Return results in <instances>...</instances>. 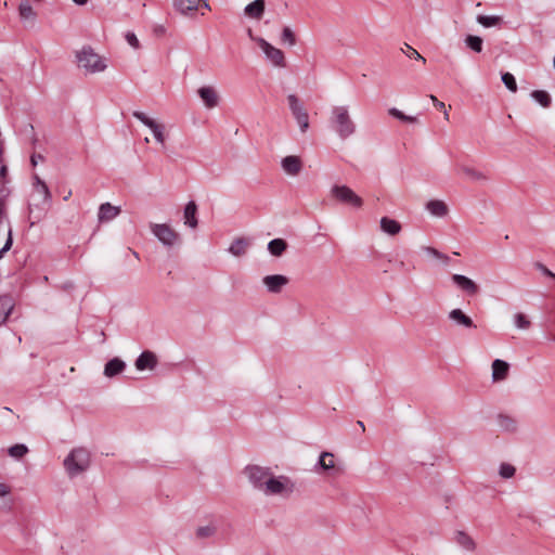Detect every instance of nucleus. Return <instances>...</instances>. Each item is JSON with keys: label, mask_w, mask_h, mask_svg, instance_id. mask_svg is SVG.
Returning <instances> with one entry per match:
<instances>
[{"label": "nucleus", "mask_w": 555, "mask_h": 555, "mask_svg": "<svg viewBox=\"0 0 555 555\" xmlns=\"http://www.w3.org/2000/svg\"><path fill=\"white\" fill-rule=\"evenodd\" d=\"M333 459H334L333 453L327 452V451L322 452L319 456V461L317 462V464L314 466V470L319 473L321 470L334 469L335 464H334Z\"/></svg>", "instance_id": "obj_23"}, {"label": "nucleus", "mask_w": 555, "mask_h": 555, "mask_svg": "<svg viewBox=\"0 0 555 555\" xmlns=\"http://www.w3.org/2000/svg\"><path fill=\"white\" fill-rule=\"evenodd\" d=\"M388 114L403 122H410V124H414L417 121V118L414 117V116H408L405 115L403 112H401L400 109L396 108V107H392V108H389L388 111Z\"/></svg>", "instance_id": "obj_36"}, {"label": "nucleus", "mask_w": 555, "mask_h": 555, "mask_svg": "<svg viewBox=\"0 0 555 555\" xmlns=\"http://www.w3.org/2000/svg\"><path fill=\"white\" fill-rule=\"evenodd\" d=\"M77 5H85L88 3V0H72Z\"/></svg>", "instance_id": "obj_54"}, {"label": "nucleus", "mask_w": 555, "mask_h": 555, "mask_svg": "<svg viewBox=\"0 0 555 555\" xmlns=\"http://www.w3.org/2000/svg\"><path fill=\"white\" fill-rule=\"evenodd\" d=\"M531 96L543 107H550L552 104V98L548 92L544 90H534L531 92Z\"/></svg>", "instance_id": "obj_34"}, {"label": "nucleus", "mask_w": 555, "mask_h": 555, "mask_svg": "<svg viewBox=\"0 0 555 555\" xmlns=\"http://www.w3.org/2000/svg\"><path fill=\"white\" fill-rule=\"evenodd\" d=\"M397 266H398V268H399V269H401V270H403V269L405 268V263H404V261H402V260L398 261V262H397Z\"/></svg>", "instance_id": "obj_57"}, {"label": "nucleus", "mask_w": 555, "mask_h": 555, "mask_svg": "<svg viewBox=\"0 0 555 555\" xmlns=\"http://www.w3.org/2000/svg\"><path fill=\"white\" fill-rule=\"evenodd\" d=\"M288 244L283 238H273L268 243V250L274 257H281L287 249Z\"/></svg>", "instance_id": "obj_26"}, {"label": "nucleus", "mask_w": 555, "mask_h": 555, "mask_svg": "<svg viewBox=\"0 0 555 555\" xmlns=\"http://www.w3.org/2000/svg\"><path fill=\"white\" fill-rule=\"evenodd\" d=\"M132 116L152 130L154 138L158 143L163 145L165 144V127L163 125L156 122L154 119L150 118L146 114L140 111H134Z\"/></svg>", "instance_id": "obj_10"}, {"label": "nucleus", "mask_w": 555, "mask_h": 555, "mask_svg": "<svg viewBox=\"0 0 555 555\" xmlns=\"http://www.w3.org/2000/svg\"><path fill=\"white\" fill-rule=\"evenodd\" d=\"M266 494H282L284 491L293 492V485L288 477L280 476L274 477L272 474L266 482L263 488Z\"/></svg>", "instance_id": "obj_9"}, {"label": "nucleus", "mask_w": 555, "mask_h": 555, "mask_svg": "<svg viewBox=\"0 0 555 555\" xmlns=\"http://www.w3.org/2000/svg\"><path fill=\"white\" fill-rule=\"evenodd\" d=\"M287 101L292 115L296 119L300 131L305 133L309 129V115L307 109L296 94H289Z\"/></svg>", "instance_id": "obj_6"}, {"label": "nucleus", "mask_w": 555, "mask_h": 555, "mask_svg": "<svg viewBox=\"0 0 555 555\" xmlns=\"http://www.w3.org/2000/svg\"><path fill=\"white\" fill-rule=\"evenodd\" d=\"M401 51L409 57L416 61H421L423 64L426 63V59L422 56L414 48L404 43V48H401Z\"/></svg>", "instance_id": "obj_40"}, {"label": "nucleus", "mask_w": 555, "mask_h": 555, "mask_svg": "<svg viewBox=\"0 0 555 555\" xmlns=\"http://www.w3.org/2000/svg\"><path fill=\"white\" fill-rule=\"evenodd\" d=\"M460 170L466 175L467 177H469L470 179L473 180H486L487 177L480 172V171H477L476 169L472 168V167H468V166H460L459 167Z\"/></svg>", "instance_id": "obj_39"}, {"label": "nucleus", "mask_w": 555, "mask_h": 555, "mask_svg": "<svg viewBox=\"0 0 555 555\" xmlns=\"http://www.w3.org/2000/svg\"><path fill=\"white\" fill-rule=\"evenodd\" d=\"M153 34L155 37L160 38L166 35V27L164 25H159V24L155 25L153 27Z\"/></svg>", "instance_id": "obj_48"}, {"label": "nucleus", "mask_w": 555, "mask_h": 555, "mask_svg": "<svg viewBox=\"0 0 555 555\" xmlns=\"http://www.w3.org/2000/svg\"><path fill=\"white\" fill-rule=\"evenodd\" d=\"M357 424H358L359 427H361L362 431L365 430V426H364V423L362 421H358Z\"/></svg>", "instance_id": "obj_58"}, {"label": "nucleus", "mask_w": 555, "mask_h": 555, "mask_svg": "<svg viewBox=\"0 0 555 555\" xmlns=\"http://www.w3.org/2000/svg\"><path fill=\"white\" fill-rule=\"evenodd\" d=\"M64 466L68 475L75 477L90 466V453L83 448H76L65 457Z\"/></svg>", "instance_id": "obj_2"}, {"label": "nucleus", "mask_w": 555, "mask_h": 555, "mask_svg": "<svg viewBox=\"0 0 555 555\" xmlns=\"http://www.w3.org/2000/svg\"><path fill=\"white\" fill-rule=\"evenodd\" d=\"M380 229L383 232L393 236L401 231V224L395 219L383 217L380 219Z\"/></svg>", "instance_id": "obj_27"}, {"label": "nucleus", "mask_w": 555, "mask_h": 555, "mask_svg": "<svg viewBox=\"0 0 555 555\" xmlns=\"http://www.w3.org/2000/svg\"><path fill=\"white\" fill-rule=\"evenodd\" d=\"M451 280L467 296L474 297L479 293V286L466 275L453 274Z\"/></svg>", "instance_id": "obj_11"}, {"label": "nucleus", "mask_w": 555, "mask_h": 555, "mask_svg": "<svg viewBox=\"0 0 555 555\" xmlns=\"http://www.w3.org/2000/svg\"><path fill=\"white\" fill-rule=\"evenodd\" d=\"M266 10L264 0H254L244 8V13L250 18L261 20Z\"/></svg>", "instance_id": "obj_18"}, {"label": "nucleus", "mask_w": 555, "mask_h": 555, "mask_svg": "<svg viewBox=\"0 0 555 555\" xmlns=\"http://www.w3.org/2000/svg\"><path fill=\"white\" fill-rule=\"evenodd\" d=\"M137 370H153L157 365V358L154 352L145 350L135 360L134 363Z\"/></svg>", "instance_id": "obj_15"}, {"label": "nucleus", "mask_w": 555, "mask_h": 555, "mask_svg": "<svg viewBox=\"0 0 555 555\" xmlns=\"http://www.w3.org/2000/svg\"><path fill=\"white\" fill-rule=\"evenodd\" d=\"M501 78H502V82L509 91H512V92L517 91V83H516V79L513 74H511L508 72L503 73Z\"/></svg>", "instance_id": "obj_41"}, {"label": "nucleus", "mask_w": 555, "mask_h": 555, "mask_svg": "<svg viewBox=\"0 0 555 555\" xmlns=\"http://www.w3.org/2000/svg\"><path fill=\"white\" fill-rule=\"evenodd\" d=\"M509 364L501 359L492 362V378L494 382L503 380L507 377Z\"/></svg>", "instance_id": "obj_21"}, {"label": "nucleus", "mask_w": 555, "mask_h": 555, "mask_svg": "<svg viewBox=\"0 0 555 555\" xmlns=\"http://www.w3.org/2000/svg\"><path fill=\"white\" fill-rule=\"evenodd\" d=\"M332 196L339 203L354 208H361L363 199L347 185H334Z\"/></svg>", "instance_id": "obj_5"}, {"label": "nucleus", "mask_w": 555, "mask_h": 555, "mask_svg": "<svg viewBox=\"0 0 555 555\" xmlns=\"http://www.w3.org/2000/svg\"><path fill=\"white\" fill-rule=\"evenodd\" d=\"M262 282L269 293L279 294L282 292L283 287L288 284L289 280L282 274H272L264 276Z\"/></svg>", "instance_id": "obj_12"}, {"label": "nucleus", "mask_w": 555, "mask_h": 555, "mask_svg": "<svg viewBox=\"0 0 555 555\" xmlns=\"http://www.w3.org/2000/svg\"><path fill=\"white\" fill-rule=\"evenodd\" d=\"M126 369V363L119 358H113L106 362L104 366V375L106 377H114L120 374Z\"/></svg>", "instance_id": "obj_22"}, {"label": "nucleus", "mask_w": 555, "mask_h": 555, "mask_svg": "<svg viewBox=\"0 0 555 555\" xmlns=\"http://www.w3.org/2000/svg\"><path fill=\"white\" fill-rule=\"evenodd\" d=\"M127 42L133 48V49H140L141 44L139 39L137 38L135 34L132 31H127L125 36Z\"/></svg>", "instance_id": "obj_46"}, {"label": "nucleus", "mask_w": 555, "mask_h": 555, "mask_svg": "<svg viewBox=\"0 0 555 555\" xmlns=\"http://www.w3.org/2000/svg\"><path fill=\"white\" fill-rule=\"evenodd\" d=\"M11 488L5 483H0V496L10 494Z\"/></svg>", "instance_id": "obj_50"}, {"label": "nucleus", "mask_w": 555, "mask_h": 555, "mask_svg": "<svg viewBox=\"0 0 555 555\" xmlns=\"http://www.w3.org/2000/svg\"><path fill=\"white\" fill-rule=\"evenodd\" d=\"M120 214V207L113 206L111 203L101 204L99 207V222H108Z\"/></svg>", "instance_id": "obj_17"}, {"label": "nucleus", "mask_w": 555, "mask_h": 555, "mask_svg": "<svg viewBox=\"0 0 555 555\" xmlns=\"http://www.w3.org/2000/svg\"><path fill=\"white\" fill-rule=\"evenodd\" d=\"M422 249L428 254L429 256L436 258V259H439L441 260L443 263H448L450 258L449 256H447L446 254L439 251L438 249L431 247V246H423Z\"/></svg>", "instance_id": "obj_38"}, {"label": "nucleus", "mask_w": 555, "mask_h": 555, "mask_svg": "<svg viewBox=\"0 0 555 555\" xmlns=\"http://www.w3.org/2000/svg\"><path fill=\"white\" fill-rule=\"evenodd\" d=\"M430 100L433 101L435 107H437L438 109H444L446 108V104L441 101H439L435 95H429Z\"/></svg>", "instance_id": "obj_49"}, {"label": "nucleus", "mask_w": 555, "mask_h": 555, "mask_svg": "<svg viewBox=\"0 0 555 555\" xmlns=\"http://www.w3.org/2000/svg\"><path fill=\"white\" fill-rule=\"evenodd\" d=\"M197 93L207 108H214L218 105L219 96L212 87H202L198 89Z\"/></svg>", "instance_id": "obj_16"}, {"label": "nucleus", "mask_w": 555, "mask_h": 555, "mask_svg": "<svg viewBox=\"0 0 555 555\" xmlns=\"http://www.w3.org/2000/svg\"><path fill=\"white\" fill-rule=\"evenodd\" d=\"M18 14L22 20H35L37 15L28 0H21Z\"/></svg>", "instance_id": "obj_30"}, {"label": "nucleus", "mask_w": 555, "mask_h": 555, "mask_svg": "<svg viewBox=\"0 0 555 555\" xmlns=\"http://www.w3.org/2000/svg\"><path fill=\"white\" fill-rule=\"evenodd\" d=\"M331 125L340 139H347L356 131V125L352 121L346 106H335L332 109Z\"/></svg>", "instance_id": "obj_1"}, {"label": "nucleus", "mask_w": 555, "mask_h": 555, "mask_svg": "<svg viewBox=\"0 0 555 555\" xmlns=\"http://www.w3.org/2000/svg\"><path fill=\"white\" fill-rule=\"evenodd\" d=\"M217 527L214 525L202 526L196 529V537L198 539H206L215 535Z\"/></svg>", "instance_id": "obj_37"}, {"label": "nucleus", "mask_w": 555, "mask_h": 555, "mask_svg": "<svg viewBox=\"0 0 555 555\" xmlns=\"http://www.w3.org/2000/svg\"><path fill=\"white\" fill-rule=\"evenodd\" d=\"M537 267L545 274V275H548V276H552L555 279V274H553L544 264L542 263H537Z\"/></svg>", "instance_id": "obj_52"}, {"label": "nucleus", "mask_w": 555, "mask_h": 555, "mask_svg": "<svg viewBox=\"0 0 555 555\" xmlns=\"http://www.w3.org/2000/svg\"><path fill=\"white\" fill-rule=\"evenodd\" d=\"M78 65L89 73L103 72L106 64L103 59L94 52L90 46H85L79 52L76 53Z\"/></svg>", "instance_id": "obj_3"}, {"label": "nucleus", "mask_w": 555, "mask_h": 555, "mask_svg": "<svg viewBox=\"0 0 555 555\" xmlns=\"http://www.w3.org/2000/svg\"><path fill=\"white\" fill-rule=\"evenodd\" d=\"M7 168L5 167H2L1 168V173L3 175L5 172Z\"/></svg>", "instance_id": "obj_62"}, {"label": "nucleus", "mask_w": 555, "mask_h": 555, "mask_svg": "<svg viewBox=\"0 0 555 555\" xmlns=\"http://www.w3.org/2000/svg\"><path fill=\"white\" fill-rule=\"evenodd\" d=\"M70 195H72V191H69L68 193H65L64 201H67Z\"/></svg>", "instance_id": "obj_60"}, {"label": "nucleus", "mask_w": 555, "mask_h": 555, "mask_svg": "<svg viewBox=\"0 0 555 555\" xmlns=\"http://www.w3.org/2000/svg\"><path fill=\"white\" fill-rule=\"evenodd\" d=\"M244 474L256 489H263L272 473L269 467L247 465L244 468Z\"/></svg>", "instance_id": "obj_7"}, {"label": "nucleus", "mask_w": 555, "mask_h": 555, "mask_svg": "<svg viewBox=\"0 0 555 555\" xmlns=\"http://www.w3.org/2000/svg\"><path fill=\"white\" fill-rule=\"evenodd\" d=\"M202 0H173L172 5L177 12L184 16H191L199 9Z\"/></svg>", "instance_id": "obj_13"}, {"label": "nucleus", "mask_w": 555, "mask_h": 555, "mask_svg": "<svg viewBox=\"0 0 555 555\" xmlns=\"http://www.w3.org/2000/svg\"><path fill=\"white\" fill-rule=\"evenodd\" d=\"M514 320H515V325L518 328L527 330L530 326V321L522 313H516L515 317H514Z\"/></svg>", "instance_id": "obj_45"}, {"label": "nucleus", "mask_w": 555, "mask_h": 555, "mask_svg": "<svg viewBox=\"0 0 555 555\" xmlns=\"http://www.w3.org/2000/svg\"><path fill=\"white\" fill-rule=\"evenodd\" d=\"M70 195H72V191H69L68 193H65L64 201H67Z\"/></svg>", "instance_id": "obj_59"}, {"label": "nucleus", "mask_w": 555, "mask_h": 555, "mask_svg": "<svg viewBox=\"0 0 555 555\" xmlns=\"http://www.w3.org/2000/svg\"><path fill=\"white\" fill-rule=\"evenodd\" d=\"M257 43L266 54L267 59L278 67H285L286 61L284 52L281 49L273 47L263 38H257Z\"/></svg>", "instance_id": "obj_8"}, {"label": "nucleus", "mask_w": 555, "mask_h": 555, "mask_svg": "<svg viewBox=\"0 0 555 555\" xmlns=\"http://www.w3.org/2000/svg\"><path fill=\"white\" fill-rule=\"evenodd\" d=\"M8 453L12 457L22 459L28 453V448L26 444L16 443L9 448Z\"/></svg>", "instance_id": "obj_35"}, {"label": "nucleus", "mask_w": 555, "mask_h": 555, "mask_svg": "<svg viewBox=\"0 0 555 555\" xmlns=\"http://www.w3.org/2000/svg\"><path fill=\"white\" fill-rule=\"evenodd\" d=\"M12 244H13V238H12V231L9 230V235H8V238L5 241V244L4 246L0 249V259L4 256V254L7 251H9L12 247Z\"/></svg>", "instance_id": "obj_47"}, {"label": "nucleus", "mask_w": 555, "mask_h": 555, "mask_svg": "<svg viewBox=\"0 0 555 555\" xmlns=\"http://www.w3.org/2000/svg\"><path fill=\"white\" fill-rule=\"evenodd\" d=\"M35 190L39 195H41L43 204H49L51 202V193L46 182H40V186L36 185Z\"/></svg>", "instance_id": "obj_42"}, {"label": "nucleus", "mask_w": 555, "mask_h": 555, "mask_svg": "<svg viewBox=\"0 0 555 555\" xmlns=\"http://www.w3.org/2000/svg\"><path fill=\"white\" fill-rule=\"evenodd\" d=\"M498 423H499L500 427L505 431L513 433L517 428L516 421L513 417L505 415V414L498 415Z\"/></svg>", "instance_id": "obj_32"}, {"label": "nucleus", "mask_w": 555, "mask_h": 555, "mask_svg": "<svg viewBox=\"0 0 555 555\" xmlns=\"http://www.w3.org/2000/svg\"><path fill=\"white\" fill-rule=\"evenodd\" d=\"M196 215H197V205L194 201H190L184 207V212H183L184 223L192 229L197 228L198 220H197Z\"/></svg>", "instance_id": "obj_20"}, {"label": "nucleus", "mask_w": 555, "mask_h": 555, "mask_svg": "<svg viewBox=\"0 0 555 555\" xmlns=\"http://www.w3.org/2000/svg\"><path fill=\"white\" fill-rule=\"evenodd\" d=\"M150 229L158 241L166 247H172L180 243V235L166 223H151Z\"/></svg>", "instance_id": "obj_4"}, {"label": "nucleus", "mask_w": 555, "mask_h": 555, "mask_svg": "<svg viewBox=\"0 0 555 555\" xmlns=\"http://www.w3.org/2000/svg\"><path fill=\"white\" fill-rule=\"evenodd\" d=\"M14 308L13 298L9 295L0 296V324L4 323Z\"/></svg>", "instance_id": "obj_24"}, {"label": "nucleus", "mask_w": 555, "mask_h": 555, "mask_svg": "<svg viewBox=\"0 0 555 555\" xmlns=\"http://www.w3.org/2000/svg\"><path fill=\"white\" fill-rule=\"evenodd\" d=\"M34 180H35L34 186H36V185L40 186V182H43L38 176H35Z\"/></svg>", "instance_id": "obj_55"}, {"label": "nucleus", "mask_w": 555, "mask_h": 555, "mask_svg": "<svg viewBox=\"0 0 555 555\" xmlns=\"http://www.w3.org/2000/svg\"><path fill=\"white\" fill-rule=\"evenodd\" d=\"M477 22L483 27L499 26L503 23V18L499 15H478Z\"/></svg>", "instance_id": "obj_31"}, {"label": "nucleus", "mask_w": 555, "mask_h": 555, "mask_svg": "<svg viewBox=\"0 0 555 555\" xmlns=\"http://www.w3.org/2000/svg\"><path fill=\"white\" fill-rule=\"evenodd\" d=\"M281 166L289 176H297L302 169V162L298 156L289 155L282 159Z\"/></svg>", "instance_id": "obj_14"}, {"label": "nucleus", "mask_w": 555, "mask_h": 555, "mask_svg": "<svg viewBox=\"0 0 555 555\" xmlns=\"http://www.w3.org/2000/svg\"><path fill=\"white\" fill-rule=\"evenodd\" d=\"M444 119H446V120H449V114H448V112H447V111H444Z\"/></svg>", "instance_id": "obj_61"}, {"label": "nucleus", "mask_w": 555, "mask_h": 555, "mask_svg": "<svg viewBox=\"0 0 555 555\" xmlns=\"http://www.w3.org/2000/svg\"><path fill=\"white\" fill-rule=\"evenodd\" d=\"M449 319L454 321L457 325L466 328H475L476 324L470 317L465 314L461 309L456 308L449 312Z\"/></svg>", "instance_id": "obj_19"}, {"label": "nucleus", "mask_w": 555, "mask_h": 555, "mask_svg": "<svg viewBox=\"0 0 555 555\" xmlns=\"http://www.w3.org/2000/svg\"><path fill=\"white\" fill-rule=\"evenodd\" d=\"M454 540L459 545H461L466 551H474L476 548V543L470 535H468L465 531L459 530L455 532Z\"/></svg>", "instance_id": "obj_29"}, {"label": "nucleus", "mask_w": 555, "mask_h": 555, "mask_svg": "<svg viewBox=\"0 0 555 555\" xmlns=\"http://www.w3.org/2000/svg\"><path fill=\"white\" fill-rule=\"evenodd\" d=\"M43 159V156L41 154H36L34 153L31 156H30V162H31V165L35 167L37 166L38 164V160H42Z\"/></svg>", "instance_id": "obj_51"}, {"label": "nucleus", "mask_w": 555, "mask_h": 555, "mask_svg": "<svg viewBox=\"0 0 555 555\" xmlns=\"http://www.w3.org/2000/svg\"><path fill=\"white\" fill-rule=\"evenodd\" d=\"M515 473H516V468L512 464L502 463L500 465L499 474L502 478L509 479L515 475Z\"/></svg>", "instance_id": "obj_44"}, {"label": "nucleus", "mask_w": 555, "mask_h": 555, "mask_svg": "<svg viewBox=\"0 0 555 555\" xmlns=\"http://www.w3.org/2000/svg\"><path fill=\"white\" fill-rule=\"evenodd\" d=\"M249 242L244 237L235 238L229 247V253L235 257H241L246 254Z\"/></svg>", "instance_id": "obj_28"}, {"label": "nucleus", "mask_w": 555, "mask_h": 555, "mask_svg": "<svg viewBox=\"0 0 555 555\" xmlns=\"http://www.w3.org/2000/svg\"><path fill=\"white\" fill-rule=\"evenodd\" d=\"M247 34H248V36H249V38H250L251 40H254V41H256V42H257V38H258V37H254V35H253V30H251L250 28L247 30Z\"/></svg>", "instance_id": "obj_56"}, {"label": "nucleus", "mask_w": 555, "mask_h": 555, "mask_svg": "<svg viewBox=\"0 0 555 555\" xmlns=\"http://www.w3.org/2000/svg\"><path fill=\"white\" fill-rule=\"evenodd\" d=\"M281 41L289 46L296 44V36L289 27H284L281 34Z\"/></svg>", "instance_id": "obj_43"}, {"label": "nucleus", "mask_w": 555, "mask_h": 555, "mask_svg": "<svg viewBox=\"0 0 555 555\" xmlns=\"http://www.w3.org/2000/svg\"><path fill=\"white\" fill-rule=\"evenodd\" d=\"M427 210L436 217H444L448 214V206L439 199H431L426 204Z\"/></svg>", "instance_id": "obj_25"}, {"label": "nucleus", "mask_w": 555, "mask_h": 555, "mask_svg": "<svg viewBox=\"0 0 555 555\" xmlns=\"http://www.w3.org/2000/svg\"><path fill=\"white\" fill-rule=\"evenodd\" d=\"M465 44L472 51L480 53L482 51L483 40L479 36L467 35L465 38Z\"/></svg>", "instance_id": "obj_33"}, {"label": "nucleus", "mask_w": 555, "mask_h": 555, "mask_svg": "<svg viewBox=\"0 0 555 555\" xmlns=\"http://www.w3.org/2000/svg\"><path fill=\"white\" fill-rule=\"evenodd\" d=\"M199 7H202L203 9H205V10H207V11H210V10H211V7H210V4H209L208 0H202V1H201V5H199Z\"/></svg>", "instance_id": "obj_53"}]
</instances>
